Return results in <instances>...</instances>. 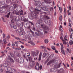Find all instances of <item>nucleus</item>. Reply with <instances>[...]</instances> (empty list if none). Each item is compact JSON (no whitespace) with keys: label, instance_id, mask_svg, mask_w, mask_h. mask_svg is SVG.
I'll list each match as a JSON object with an SVG mask.
<instances>
[{"label":"nucleus","instance_id":"obj_1","mask_svg":"<svg viewBox=\"0 0 73 73\" xmlns=\"http://www.w3.org/2000/svg\"><path fill=\"white\" fill-rule=\"evenodd\" d=\"M35 1V5L37 6L36 9H33V7H31L30 8V11L32 12L31 14V20H33L35 18L37 17V14L39 13V12H41V10L40 7V6H41L42 4L41 2L39 1V0H34Z\"/></svg>","mask_w":73,"mask_h":73},{"label":"nucleus","instance_id":"obj_2","mask_svg":"<svg viewBox=\"0 0 73 73\" xmlns=\"http://www.w3.org/2000/svg\"><path fill=\"white\" fill-rule=\"evenodd\" d=\"M36 27L42 28L44 31H49V28L48 27V26L45 25L44 22L42 19L39 21V23H36Z\"/></svg>","mask_w":73,"mask_h":73},{"label":"nucleus","instance_id":"obj_3","mask_svg":"<svg viewBox=\"0 0 73 73\" xmlns=\"http://www.w3.org/2000/svg\"><path fill=\"white\" fill-rule=\"evenodd\" d=\"M60 45H61V50L62 53L64 55H65V51L64 50V46H63V44L62 43H60Z\"/></svg>","mask_w":73,"mask_h":73},{"label":"nucleus","instance_id":"obj_4","mask_svg":"<svg viewBox=\"0 0 73 73\" xmlns=\"http://www.w3.org/2000/svg\"><path fill=\"white\" fill-rule=\"evenodd\" d=\"M42 31V30L41 29H38L36 30V31L38 32V33H37V32H35V33L36 34V35H37V36H39L40 35H41H41L42 34V33H41L40 32V31Z\"/></svg>","mask_w":73,"mask_h":73},{"label":"nucleus","instance_id":"obj_5","mask_svg":"<svg viewBox=\"0 0 73 73\" xmlns=\"http://www.w3.org/2000/svg\"><path fill=\"white\" fill-rule=\"evenodd\" d=\"M56 61H57L56 60H55L54 61V60H50V62H48L47 64V65H49L50 64H57V62H56Z\"/></svg>","mask_w":73,"mask_h":73},{"label":"nucleus","instance_id":"obj_6","mask_svg":"<svg viewBox=\"0 0 73 73\" xmlns=\"http://www.w3.org/2000/svg\"><path fill=\"white\" fill-rule=\"evenodd\" d=\"M31 53L33 56H37L38 53H39V51L37 50L36 52L35 51H32Z\"/></svg>","mask_w":73,"mask_h":73},{"label":"nucleus","instance_id":"obj_7","mask_svg":"<svg viewBox=\"0 0 73 73\" xmlns=\"http://www.w3.org/2000/svg\"><path fill=\"white\" fill-rule=\"evenodd\" d=\"M49 55H50L49 53L48 52H44L42 56L43 57H46V58H48V57L49 56Z\"/></svg>","mask_w":73,"mask_h":73},{"label":"nucleus","instance_id":"obj_8","mask_svg":"<svg viewBox=\"0 0 73 73\" xmlns=\"http://www.w3.org/2000/svg\"><path fill=\"white\" fill-rule=\"evenodd\" d=\"M29 40L30 41L28 42V43H30L33 46H35V44L33 41H31V38L30 37H29Z\"/></svg>","mask_w":73,"mask_h":73},{"label":"nucleus","instance_id":"obj_9","mask_svg":"<svg viewBox=\"0 0 73 73\" xmlns=\"http://www.w3.org/2000/svg\"><path fill=\"white\" fill-rule=\"evenodd\" d=\"M18 61L19 62L21 63V64H22L24 62V59L22 58H19L18 60Z\"/></svg>","mask_w":73,"mask_h":73},{"label":"nucleus","instance_id":"obj_10","mask_svg":"<svg viewBox=\"0 0 73 73\" xmlns=\"http://www.w3.org/2000/svg\"><path fill=\"white\" fill-rule=\"evenodd\" d=\"M0 12L1 13H3L4 14L6 13V9H0Z\"/></svg>","mask_w":73,"mask_h":73},{"label":"nucleus","instance_id":"obj_11","mask_svg":"<svg viewBox=\"0 0 73 73\" xmlns=\"http://www.w3.org/2000/svg\"><path fill=\"white\" fill-rule=\"evenodd\" d=\"M29 35H33V36H34V32H33L31 29L30 30V31L29 32Z\"/></svg>","mask_w":73,"mask_h":73},{"label":"nucleus","instance_id":"obj_12","mask_svg":"<svg viewBox=\"0 0 73 73\" xmlns=\"http://www.w3.org/2000/svg\"><path fill=\"white\" fill-rule=\"evenodd\" d=\"M61 63H60L58 65L56 64L54 66V68H60L61 66Z\"/></svg>","mask_w":73,"mask_h":73},{"label":"nucleus","instance_id":"obj_13","mask_svg":"<svg viewBox=\"0 0 73 73\" xmlns=\"http://www.w3.org/2000/svg\"><path fill=\"white\" fill-rule=\"evenodd\" d=\"M64 70L63 69L61 68L60 69L58 72V73H64Z\"/></svg>","mask_w":73,"mask_h":73},{"label":"nucleus","instance_id":"obj_14","mask_svg":"<svg viewBox=\"0 0 73 73\" xmlns=\"http://www.w3.org/2000/svg\"><path fill=\"white\" fill-rule=\"evenodd\" d=\"M24 25V23L23 22H21L19 25L18 26V28H22L23 27V25Z\"/></svg>","mask_w":73,"mask_h":73},{"label":"nucleus","instance_id":"obj_15","mask_svg":"<svg viewBox=\"0 0 73 73\" xmlns=\"http://www.w3.org/2000/svg\"><path fill=\"white\" fill-rule=\"evenodd\" d=\"M44 21L45 23L46 24H50V21L49 20V22L48 23V21L47 20V19H44Z\"/></svg>","mask_w":73,"mask_h":73},{"label":"nucleus","instance_id":"obj_16","mask_svg":"<svg viewBox=\"0 0 73 73\" xmlns=\"http://www.w3.org/2000/svg\"><path fill=\"white\" fill-rule=\"evenodd\" d=\"M64 17H66V9L65 7L64 8Z\"/></svg>","mask_w":73,"mask_h":73},{"label":"nucleus","instance_id":"obj_17","mask_svg":"<svg viewBox=\"0 0 73 73\" xmlns=\"http://www.w3.org/2000/svg\"><path fill=\"white\" fill-rule=\"evenodd\" d=\"M42 9L44 11H48V8H47L46 7H42Z\"/></svg>","mask_w":73,"mask_h":73},{"label":"nucleus","instance_id":"obj_18","mask_svg":"<svg viewBox=\"0 0 73 73\" xmlns=\"http://www.w3.org/2000/svg\"><path fill=\"white\" fill-rule=\"evenodd\" d=\"M41 56H42V53L40 52V53L39 56V58L38 60L39 61H40L41 59Z\"/></svg>","mask_w":73,"mask_h":73},{"label":"nucleus","instance_id":"obj_19","mask_svg":"<svg viewBox=\"0 0 73 73\" xmlns=\"http://www.w3.org/2000/svg\"><path fill=\"white\" fill-rule=\"evenodd\" d=\"M3 67H4V68H8V64L6 63H4L3 65Z\"/></svg>","mask_w":73,"mask_h":73},{"label":"nucleus","instance_id":"obj_20","mask_svg":"<svg viewBox=\"0 0 73 73\" xmlns=\"http://www.w3.org/2000/svg\"><path fill=\"white\" fill-rule=\"evenodd\" d=\"M53 56H54L53 54H52L51 55H50L49 57V58L47 59V60L49 61V58H52L53 57Z\"/></svg>","mask_w":73,"mask_h":73},{"label":"nucleus","instance_id":"obj_21","mask_svg":"<svg viewBox=\"0 0 73 73\" xmlns=\"http://www.w3.org/2000/svg\"><path fill=\"white\" fill-rule=\"evenodd\" d=\"M33 65L32 64V62H30V65L29 66L28 68L29 69H31V68H32V66Z\"/></svg>","mask_w":73,"mask_h":73},{"label":"nucleus","instance_id":"obj_22","mask_svg":"<svg viewBox=\"0 0 73 73\" xmlns=\"http://www.w3.org/2000/svg\"><path fill=\"white\" fill-rule=\"evenodd\" d=\"M47 17L48 16L46 15H44V16L41 15L40 16V18L41 19H44L45 17H46H46Z\"/></svg>","mask_w":73,"mask_h":73},{"label":"nucleus","instance_id":"obj_23","mask_svg":"<svg viewBox=\"0 0 73 73\" xmlns=\"http://www.w3.org/2000/svg\"><path fill=\"white\" fill-rule=\"evenodd\" d=\"M14 18L15 19L14 21H17V16H15L14 17Z\"/></svg>","mask_w":73,"mask_h":73},{"label":"nucleus","instance_id":"obj_24","mask_svg":"<svg viewBox=\"0 0 73 73\" xmlns=\"http://www.w3.org/2000/svg\"><path fill=\"white\" fill-rule=\"evenodd\" d=\"M11 72H12L13 73H15V72H16V70L14 69L11 68Z\"/></svg>","mask_w":73,"mask_h":73},{"label":"nucleus","instance_id":"obj_25","mask_svg":"<svg viewBox=\"0 0 73 73\" xmlns=\"http://www.w3.org/2000/svg\"><path fill=\"white\" fill-rule=\"evenodd\" d=\"M9 9L11 11H13V7L12 6H10Z\"/></svg>","mask_w":73,"mask_h":73},{"label":"nucleus","instance_id":"obj_26","mask_svg":"<svg viewBox=\"0 0 73 73\" xmlns=\"http://www.w3.org/2000/svg\"><path fill=\"white\" fill-rule=\"evenodd\" d=\"M35 69L36 70H38L39 69V68H38V65H36L35 67Z\"/></svg>","mask_w":73,"mask_h":73},{"label":"nucleus","instance_id":"obj_27","mask_svg":"<svg viewBox=\"0 0 73 73\" xmlns=\"http://www.w3.org/2000/svg\"><path fill=\"white\" fill-rule=\"evenodd\" d=\"M59 10L61 13H62V9L61 7H59Z\"/></svg>","mask_w":73,"mask_h":73},{"label":"nucleus","instance_id":"obj_28","mask_svg":"<svg viewBox=\"0 0 73 73\" xmlns=\"http://www.w3.org/2000/svg\"><path fill=\"white\" fill-rule=\"evenodd\" d=\"M19 13L20 15H23V11L22 10L19 11Z\"/></svg>","mask_w":73,"mask_h":73},{"label":"nucleus","instance_id":"obj_29","mask_svg":"<svg viewBox=\"0 0 73 73\" xmlns=\"http://www.w3.org/2000/svg\"><path fill=\"white\" fill-rule=\"evenodd\" d=\"M44 42L45 43H46V44H47L48 43V42H49V41H48V40L47 39H45L44 40Z\"/></svg>","mask_w":73,"mask_h":73},{"label":"nucleus","instance_id":"obj_30","mask_svg":"<svg viewBox=\"0 0 73 73\" xmlns=\"http://www.w3.org/2000/svg\"><path fill=\"white\" fill-rule=\"evenodd\" d=\"M9 53L10 56H11L12 57H14V54H13V53L11 52H10Z\"/></svg>","mask_w":73,"mask_h":73},{"label":"nucleus","instance_id":"obj_31","mask_svg":"<svg viewBox=\"0 0 73 73\" xmlns=\"http://www.w3.org/2000/svg\"><path fill=\"white\" fill-rule=\"evenodd\" d=\"M51 49H52L53 50H56V48L54 46H52L51 47Z\"/></svg>","mask_w":73,"mask_h":73},{"label":"nucleus","instance_id":"obj_32","mask_svg":"<svg viewBox=\"0 0 73 73\" xmlns=\"http://www.w3.org/2000/svg\"><path fill=\"white\" fill-rule=\"evenodd\" d=\"M55 69H52L51 68L50 70V72H55L56 71L54 70Z\"/></svg>","mask_w":73,"mask_h":73},{"label":"nucleus","instance_id":"obj_33","mask_svg":"<svg viewBox=\"0 0 73 73\" xmlns=\"http://www.w3.org/2000/svg\"><path fill=\"white\" fill-rule=\"evenodd\" d=\"M10 7V5H7L6 6H5V8L7 9V8H9Z\"/></svg>","mask_w":73,"mask_h":73},{"label":"nucleus","instance_id":"obj_34","mask_svg":"<svg viewBox=\"0 0 73 73\" xmlns=\"http://www.w3.org/2000/svg\"><path fill=\"white\" fill-rule=\"evenodd\" d=\"M19 34L20 36H21L23 35V32L22 31H20Z\"/></svg>","mask_w":73,"mask_h":73},{"label":"nucleus","instance_id":"obj_35","mask_svg":"<svg viewBox=\"0 0 73 73\" xmlns=\"http://www.w3.org/2000/svg\"><path fill=\"white\" fill-rule=\"evenodd\" d=\"M62 41L63 42V44L64 45H66V41L64 40H62Z\"/></svg>","mask_w":73,"mask_h":73},{"label":"nucleus","instance_id":"obj_36","mask_svg":"<svg viewBox=\"0 0 73 73\" xmlns=\"http://www.w3.org/2000/svg\"><path fill=\"white\" fill-rule=\"evenodd\" d=\"M11 61H12L13 62H15V61L13 60V59L11 58L10 59H9Z\"/></svg>","mask_w":73,"mask_h":73},{"label":"nucleus","instance_id":"obj_37","mask_svg":"<svg viewBox=\"0 0 73 73\" xmlns=\"http://www.w3.org/2000/svg\"><path fill=\"white\" fill-rule=\"evenodd\" d=\"M16 24L17 26L18 27H19V25L20 24V23H19V22H16Z\"/></svg>","mask_w":73,"mask_h":73},{"label":"nucleus","instance_id":"obj_38","mask_svg":"<svg viewBox=\"0 0 73 73\" xmlns=\"http://www.w3.org/2000/svg\"><path fill=\"white\" fill-rule=\"evenodd\" d=\"M67 50L68 52L69 53H71V51L70 50V49L69 48H67Z\"/></svg>","mask_w":73,"mask_h":73},{"label":"nucleus","instance_id":"obj_39","mask_svg":"<svg viewBox=\"0 0 73 73\" xmlns=\"http://www.w3.org/2000/svg\"><path fill=\"white\" fill-rule=\"evenodd\" d=\"M6 2L7 3H11V0H6Z\"/></svg>","mask_w":73,"mask_h":73},{"label":"nucleus","instance_id":"obj_40","mask_svg":"<svg viewBox=\"0 0 73 73\" xmlns=\"http://www.w3.org/2000/svg\"><path fill=\"white\" fill-rule=\"evenodd\" d=\"M29 24H31V25H33V23H32V22H31L30 21H29Z\"/></svg>","mask_w":73,"mask_h":73},{"label":"nucleus","instance_id":"obj_41","mask_svg":"<svg viewBox=\"0 0 73 73\" xmlns=\"http://www.w3.org/2000/svg\"><path fill=\"white\" fill-rule=\"evenodd\" d=\"M17 11L16 10H14L13 12H12V13L13 14H16V13Z\"/></svg>","mask_w":73,"mask_h":73},{"label":"nucleus","instance_id":"obj_42","mask_svg":"<svg viewBox=\"0 0 73 73\" xmlns=\"http://www.w3.org/2000/svg\"><path fill=\"white\" fill-rule=\"evenodd\" d=\"M29 61H32V58L31 57H29L28 58Z\"/></svg>","mask_w":73,"mask_h":73},{"label":"nucleus","instance_id":"obj_43","mask_svg":"<svg viewBox=\"0 0 73 73\" xmlns=\"http://www.w3.org/2000/svg\"><path fill=\"white\" fill-rule=\"evenodd\" d=\"M20 28V30L21 31L20 32H23V31H24V29L23 28H22V27Z\"/></svg>","mask_w":73,"mask_h":73},{"label":"nucleus","instance_id":"obj_44","mask_svg":"<svg viewBox=\"0 0 73 73\" xmlns=\"http://www.w3.org/2000/svg\"><path fill=\"white\" fill-rule=\"evenodd\" d=\"M24 27L25 28H28V26L27 25V23H26L25 25H24Z\"/></svg>","mask_w":73,"mask_h":73},{"label":"nucleus","instance_id":"obj_45","mask_svg":"<svg viewBox=\"0 0 73 73\" xmlns=\"http://www.w3.org/2000/svg\"><path fill=\"white\" fill-rule=\"evenodd\" d=\"M14 29H16L17 28V27L16 26V25H14L13 26Z\"/></svg>","mask_w":73,"mask_h":73},{"label":"nucleus","instance_id":"obj_46","mask_svg":"<svg viewBox=\"0 0 73 73\" xmlns=\"http://www.w3.org/2000/svg\"><path fill=\"white\" fill-rule=\"evenodd\" d=\"M53 9V7H51L50 8V11H51V12H52Z\"/></svg>","mask_w":73,"mask_h":73},{"label":"nucleus","instance_id":"obj_47","mask_svg":"<svg viewBox=\"0 0 73 73\" xmlns=\"http://www.w3.org/2000/svg\"><path fill=\"white\" fill-rule=\"evenodd\" d=\"M1 5H4V4H5V2L4 1H3L2 2H1Z\"/></svg>","mask_w":73,"mask_h":73},{"label":"nucleus","instance_id":"obj_48","mask_svg":"<svg viewBox=\"0 0 73 73\" xmlns=\"http://www.w3.org/2000/svg\"><path fill=\"white\" fill-rule=\"evenodd\" d=\"M1 18L3 21L4 22H5V20L4 18H3V17H2Z\"/></svg>","mask_w":73,"mask_h":73},{"label":"nucleus","instance_id":"obj_49","mask_svg":"<svg viewBox=\"0 0 73 73\" xmlns=\"http://www.w3.org/2000/svg\"><path fill=\"white\" fill-rule=\"evenodd\" d=\"M14 26V25H13V23H11L10 24V26L11 28H12V27H13V26Z\"/></svg>","mask_w":73,"mask_h":73},{"label":"nucleus","instance_id":"obj_50","mask_svg":"<svg viewBox=\"0 0 73 73\" xmlns=\"http://www.w3.org/2000/svg\"><path fill=\"white\" fill-rule=\"evenodd\" d=\"M14 16H13L12 15H11L10 16V17L11 19H13V18H14Z\"/></svg>","mask_w":73,"mask_h":73},{"label":"nucleus","instance_id":"obj_51","mask_svg":"<svg viewBox=\"0 0 73 73\" xmlns=\"http://www.w3.org/2000/svg\"><path fill=\"white\" fill-rule=\"evenodd\" d=\"M3 41H4V44H5L7 43V41L6 40H5V39H4Z\"/></svg>","mask_w":73,"mask_h":73},{"label":"nucleus","instance_id":"obj_52","mask_svg":"<svg viewBox=\"0 0 73 73\" xmlns=\"http://www.w3.org/2000/svg\"><path fill=\"white\" fill-rule=\"evenodd\" d=\"M67 12L68 15V16H69V15H70V13L69 12V10H68Z\"/></svg>","mask_w":73,"mask_h":73},{"label":"nucleus","instance_id":"obj_53","mask_svg":"<svg viewBox=\"0 0 73 73\" xmlns=\"http://www.w3.org/2000/svg\"><path fill=\"white\" fill-rule=\"evenodd\" d=\"M15 39H16L17 40H20L21 39L19 38V37H15Z\"/></svg>","mask_w":73,"mask_h":73},{"label":"nucleus","instance_id":"obj_54","mask_svg":"<svg viewBox=\"0 0 73 73\" xmlns=\"http://www.w3.org/2000/svg\"><path fill=\"white\" fill-rule=\"evenodd\" d=\"M16 14H17V15H20V11H18L17 12Z\"/></svg>","mask_w":73,"mask_h":73},{"label":"nucleus","instance_id":"obj_55","mask_svg":"<svg viewBox=\"0 0 73 73\" xmlns=\"http://www.w3.org/2000/svg\"><path fill=\"white\" fill-rule=\"evenodd\" d=\"M8 59L9 60V59H11V56H10L9 55L8 56Z\"/></svg>","mask_w":73,"mask_h":73},{"label":"nucleus","instance_id":"obj_56","mask_svg":"<svg viewBox=\"0 0 73 73\" xmlns=\"http://www.w3.org/2000/svg\"><path fill=\"white\" fill-rule=\"evenodd\" d=\"M68 9H69V11H70V10H71V6H69Z\"/></svg>","mask_w":73,"mask_h":73},{"label":"nucleus","instance_id":"obj_57","mask_svg":"<svg viewBox=\"0 0 73 73\" xmlns=\"http://www.w3.org/2000/svg\"><path fill=\"white\" fill-rule=\"evenodd\" d=\"M41 47L42 49H45V48H46L44 46H41Z\"/></svg>","mask_w":73,"mask_h":73},{"label":"nucleus","instance_id":"obj_58","mask_svg":"<svg viewBox=\"0 0 73 73\" xmlns=\"http://www.w3.org/2000/svg\"><path fill=\"white\" fill-rule=\"evenodd\" d=\"M24 21L25 22H26V21H28V19H26V18H25L24 19Z\"/></svg>","mask_w":73,"mask_h":73},{"label":"nucleus","instance_id":"obj_59","mask_svg":"<svg viewBox=\"0 0 73 73\" xmlns=\"http://www.w3.org/2000/svg\"><path fill=\"white\" fill-rule=\"evenodd\" d=\"M42 66L41 65H40V67H39V69L40 70H41L42 69Z\"/></svg>","mask_w":73,"mask_h":73},{"label":"nucleus","instance_id":"obj_60","mask_svg":"<svg viewBox=\"0 0 73 73\" xmlns=\"http://www.w3.org/2000/svg\"><path fill=\"white\" fill-rule=\"evenodd\" d=\"M18 42H18V41H17V42L15 41V42L14 43H15V44H18Z\"/></svg>","mask_w":73,"mask_h":73},{"label":"nucleus","instance_id":"obj_61","mask_svg":"<svg viewBox=\"0 0 73 73\" xmlns=\"http://www.w3.org/2000/svg\"><path fill=\"white\" fill-rule=\"evenodd\" d=\"M66 38H67V37H64V39L65 40H67V39H66Z\"/></svg>","mask_w":73,"mask_h":73},{"label":"nucleus","instance_id":"obj_62","mask_svg":"<svg viewBox=\"0 0 73 73\" xmlns=\"http://www.w3.org/2000/svg\"><path fill=\"white\" fill-rule=\"evenodd\" d=\"M60 35L61 37H62V36H63V34H62V33H60Z\"/></svg>","mask_w":73,"mask_h":73},{"label":"nucleus","instance_id":"obj_63","mask_svg":"<svg viewBox=\"0 0 73 73\" xmlns=\"http://www.w3.org/2000/svg\"><path fill=\"white\" fill-rule=\"evenodd\" d=\"M44 33H48V31H44Z\"/></svg>","mask_w":73,"mask_h":73},{"label":"nucleus","instance_id":"obj_64","mask_svg":"<svg viewBox=\"0 0 73 73\" xmlns=\"http://www.w3.org/2000/svg\"><path fill=\"white\" fill-rule=\"evenodd\" d=\"M59 30L61 31V32H63L62 30L61 29V28H59Z\"/></svg>","mask_w":73,"mask_h":73}]
</instances>
